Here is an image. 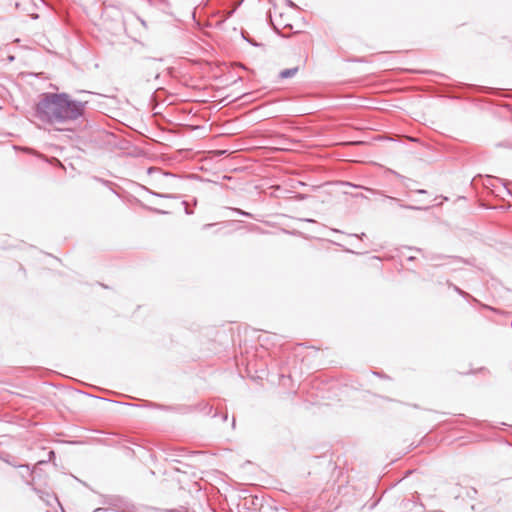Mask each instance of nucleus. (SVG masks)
I'll return each mask as SVG.
<instances>
[{
  "mask_svg": "<svg viewBox=\"0 0 512 512\" xmlns=\"http://www.w3.org/2000/svg\"><path fill=\"white\" fill-rule=\"evenodd\" d=\"M86 102L74 100L67 93H44L35 106V117L58 131L83 116Z\"/></svg>",
  "mask_w": 512,
  "mask_h": 512,
  "instance_id": "f257e3e1",
  "label": "nucleus"
},
{
  "mask_svg": "<svg viewBox=\"0 0 512 512\" xmlns=\"http://www.w3.org/2000/svg\"><path fill=\"white\" fill-rule=\"evenodd\" d=\"M270 21L278 34L287 37V34L284 32L288 27V15L286 13L282 12L277 6H274L273 10L270 11Z\"/></svg>",
  "mask_w": 512,
  "mask_h": 512,
  "instance_id": "f03ea898",
  "label": "nucleus"
},
{
  "mask_svg": "<svg viewBox=\"0 0 512 512\" xmlns=\"http://www.w3.org/2000/svg\"><path fill=\"white\" fill-rule=\"evenodd\" d=\"M300 186H305V183L300 181V180H296V179L290 178V200L291 199H304L305 198V194H302V193L297 191V188L300 187Z\"/></svg>",
  "mask_w": 512,
  "mask_h": 512,
  "instance_id": "7ed1b4c3",
  "label": "nucleus"
},
{
  "mask_svg": "<svg viewBox=\"0 0 512 512\" xmlns=\"http://www.w3.org/2000/svg\"><path fill=\"white\" fill-rule=\"evenodd\" d=\"M399 206L401 208H405V209H410V210H422L423 208L420 207V206H414V205H406V204H402L400 203Z\"/></svg>",
  "mask_w": 512,
  "mask_h": 512,
  "instance_id": "20e7f679",
  "label": "nucleus"
},
{
  "mask_svg": "<svg viewBox=\"0 0 512 512\" xmlns=\"http://www.w3.org/2000/svg\"><path fill=\"white\" fill-rule=\"evenodd\" d=\"M454 290L460 294L461 296L463 297H470V295L468 293H466L465 291L461 290L460 288H458L457 286H454Z\"/></svg>",
  "mask_w": 512,
  "mask_h": 512,
  "instance_id": "39448f33",
  "label": "nucleus"
},
{
  "mask_svg": "<svg viewBox=\"0 0 512 512\" xmlns=\"http://www.w3.org/2000/svg\"><path fill=\"white\" fill-rule=\"evenodd\" d=\"M280 76L282 78H288V76H289L288 69H284L283 71H281Z\"/></svg>",
  "mask_w": 512,
  "mask_h": 512,
  "instance_id": "423d86ee",
  "label": "nucleus"
},
{
  "mask_svg": "<svg viewBox=\"0 0 512 512\" xmlns=\"http://www.w3.org/2000/svg\"><path fill=\"white\" fill-rule=\"evenodd\" d=\"M297 70H298L297 68H290V78H292L295 75Z\"/></svg>",
  "mask_w": 512,
  "mask_h": 512,
  "instance_id": "0eeeda50",
  "label": "nucleus"
},
{
  "mask_svg": "<svg viewBox=\"0 0 512 512\" xmlns=\"http://www.w3.org/2000/svg\"><path fill=\"white\" fill-rule=\"evenodd\" d=\"M292 145H295L294 142L292 141V139L290 138V148H289V151H294L295 149L292 147Z\"/></svg>",
  "mask_w": 512,
  "mask_h": 512,
  "instance_id": "6e6552de",
  "label": "nucleus"
},
{
  "mask_svg": "<svg viewBox=\"0 0 512 512\" xmlns=\"http://www.w3.org/2000/svg\"><path fill=\"white\" fill-rule=\"evenodd\" d=\"M416 192L419 193V194H426L427 193V191L424 190V189H419Z\"/></svg>",
  "mask_w": 512,
  "mask_h": 512,
  "instance_id": "1a4fd4ad",
  "label": "nucleus"
},
{
  "mask_svg": "<svg viewBox=\"0 0 512 512\" xmlns=\"http://www.w3.org/2000/svg\"><path fill=\"white\" fill-rule=\"evenodd\" d=\"M290 8H295L297 9V6L290 0Z\"/></svg>",
  "mask_w": 512,
  "mask_h": 512,
  "instance_id": "9d476101",
  "label": "nucleus"
},
{
  "mask_svg": "<svg viewBox=\"0 0 512 512\" xmlns=\"http://www.w3.org/2000/svg\"><path fill=\"white\" fill-rule=\"evenodd\" d=\"M289 29H290V34H291V33H297V32H298V31H295V32H293V31H292V30H293V26H292L291 24H290V26H289Z\"/></svg>",
  "mask_w": 512,
  "mask_h": 512,
  "instance_id": "9b49d317",
  "label": "nucleus"
},
{
  "mask_svg": "<svg viewBox=\"0 0 512 512\" xmlns=\"http://www.w3.org/2000/svg\"><path fill=\"white\" fill-rule=\"evenodd\" d=\"M31 17H32L33 19H37V18H38V15H37V14H32V15H31Z\"/></svg>",
  "mask_w": 512,
  "mask_h": 512,
  "instance_id": "f8f14e48",
  "label": "nucleus"
},
{
  "mask_svg": "<svg viewBox=\"0 0 512 512\" xmlns=\"http://www.w3.org/2000/svg\"><path fill=\"white\" fill-rule=\"evenodd\" d=\"M389 198H390L391 200H393V201H397V202H399V200H398V199H396V198H393V197H389Z\"/></svg>",
  "mask_w": 512,
  "mask_h": 512,
  "instance_id": "ddd939ff",
  "label": "nucleus"
},
{
  "mask_svg": "<svg viewBox=\"0 0 512 512\" xmlns=\"http://www.w3.org/2000/svg\"><path fill=\"white\" fill-rule=\"evenodd\" d=\"M186 214H191V212L186 208Z\"/></svg>",
  "mask_w": 512,
  "mask_h": 512,
  "instance_id": "4468645a",
  "label": "nucleus"
}]
</instances>
